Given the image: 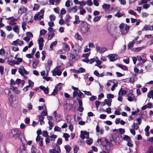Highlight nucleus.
I'll return each mask as SVG.
<instances>
[{
	"mask_svg": "<svg viewBox=\"0 0 153 153\" xmlns=\"http://www.w3.org/2000/svg\"><path fill=\"white\" fill-rule=\"evenodd\" d=\"M110 7V5L109 4H104L102 6V7L103 9H108Z\"/></svg>",
	"mask_w": 153,
	"mask_h": 153,
	"instance_id": "nucleus-31",
	"label": "nucleus"
},
{
	"mask_svg": "<svg viewBox=\"0 0 153 153\" xmlns=\"http://www.w3.org/2000/svg\"><path fill=\"white\" fill-rule=\"evenodd\" d=\"M5 53V51L3 48L0 50V55H4Z\"/></svg>",
	"mask_w": 153,
	"mask_h": 153,
	"instance_id": "nucleus-56",
	"label": "nucleus"
},
{
	"mask_svg": "<svg viewBox=\"0 0 153 153\" xmlns=\"http://www.w3.org/2000/svg\"><path fill=\"white\" fill-rule=\"evenodd\" d=\"M63 137L65 138V141H68V138L70 137V135L67 133H65L63 134Z\"/></svg>",
	"mask_w": 153,
	"mask_h": 153,
	"instance_id": "nucleus-28",
	"label": "nucleus"
},
{
	"mask_svg": "<svg viewBox=\"0 0 153 153\" xmlns=\"http://www.w3.org/2000/svg\"><path fill=\"white\" fill-rule=\"evenodd\" d=\"M124 137H123V139L125 140H126L127 141H131V137L126 135H124Z\"/></svg>",
	"mask_w": 153,
	"mask_h": 153,
	"instance_id": "nucleus-24",
	"label": "nucleus"
},
{
	"mask_svg": "<svg viewBox=\"0 0 153 153\" xmlns=\"http://www.w3.org/2000/svg\"><path fill=\"white\" fill-rule=\"evenodd\" d=\"M1 153H7L6 149L4 147L1 149Z\"/></svg>",
	"mask_w": 153,
	"mask_h": 153,
	"instance_id": "nucleus-49",
	"label": "nucleus"
},
{
	"mask_svg": "<svg viewBox=\"0 0 153 153\" xmlns=\"http://www.w3.org/2000/svg\"><path fill=\"white\" fill-rule=\"evenodd\" d=\"M132 128L136 130H137L139 128V126H137V123H134L132 126Z\"/></svg>",
	"mask_w": 153,
	"mask_h": 153,
	"instance_id": "nucleus-29",
	"label": "nucleus"
},
{
	"mask_svg": "<svg viewBox=\"0 0 153 153\" xmlns=\"http://www.w3.org/2000/svg\"><path fill=\"white\" fill-rule=\"evenodd\" d=\"M65 149L66 152L67 153H68L71 151V147L68 145L65 146Z\"/></svg>",
	"mask_w": 153,
	"mask_h": 153,
	"instance_id": "nucleus-21",
	"label": "nucleus"
},
{
	"mask_svg": "<svg viewBox=\"0 0 153 153\" xmlns=\"http://www.w3.org/2000/svg\"><path fill=\"white\" fill-rule=\"evenodd\" d=\"M59 16L61 18L59 20V23L60 25H62L64 23V20L62 18V16L61 15H59Z\"/></svg>",
	"mask_w": 153,
	"mask_h": 153,
	"instance_id": "nucleus-41",
	"label": "nucleus"
},
{
	"mask_svg": "<svg viewBox=\"0 0 153 153\" xmlns=\"http://www.w3.org/2000/svg\"><path fill=\"white\" fill-rule=\"evenodd\" d=\"M145 153H153V147L150 146Z\"/></svg>",
	"mask_w": 153,
	"mask_h": 153,
	"instance_id": "nucleus-23",
	"label": "nucleus"
},
{
	"mask_svg": "<svg viewBox=\"0 0 153 153\" xmlns=\"http://www.w3.org/2000/svg\"><path fill=\"white\" fill-rule=\"evenodd\" d=\"M93 3L94 5L96 6H98L99 5V4L97 0H94Z\"/></svg>",
	"mask_w": 153,
	"mask_h": 153,
	"instance_id": "nucleus-64",
	"label": "nucleus"
},
{
	"mask_svg": "<svg viewBox=\"0 0 153 153\" xmlns=\"http://www.w3.org/2000/svg\"><path fill=\"white\" fill-rule=\"evenodd\" d=\"M11 87L12 88L13 90L15 91L16 92L17 94H19L20 93V91L18 90L17 89V88L12 86H11Z\"/></svg>",
	"mask_w": 153,
	"mask_h": 153,
	"instance_id": "nucleus-45",
	"label": "nucleus"
},
{
	"mask_svg": "<svg viewBox=\"0 0 153 153\" xmlns=\"http://www.w3.org/2000/svg\"><path fill=\"white\" fill-rule=\"evenodd\" d=\"M108 56L111 61H114L117 59L118 58V56L115 54H110L108 55Z\"/></svg>",
	"mask_w": 153,
	"mask_h": 153,
	"instance_id": "nucleus-10",
	"label": "nucleus"
},
{
	"mask_svg": "<svg viewBox=\"0 0 153 153\" xmlns=\"http://www.w3.org/2000/svg\"><path fill=\"white\" fill-rule=\"evenodd\" d=\"M93 140L92 139H90L86 141V143L88 145H91L92 143Z\"/></svg>",
	"mask_w": 153,
	"mask_h": 153,
	"instance_id": "nucleus-50",
	"label": "nucleus"
},
{
	"mask_svg": "<svg viewBox=\"0 0 153 153\" xmlns=\"http://www.w3.org/2000/svg\"><path fill=\"white\" fill-rule=\"evenodd\" d=\"M153 95V91L152 90L149 91L147 94V97H148L151 98V96Z\"/></svg>",
	"mask_w": 153,
	"mask_h": 153,
	"instance_id": "nucleus-55",
	"label": "nucleus"
},
{
	"mask_svg": "<svg viewBox=\"0 0 153 153\" xmlns=\"http://www.w3.org/2000/svg\"><path fill=\"white\" fill-rule=\"evenodd\" d=\"M118 66L120 68H122L125 70H127L128 68L126 66L123 65L121 64H119L118 65Z\"/></svg>",
	"mask_w": 153,
	"mask_h": 153,
	"instance_id": "nucleus-39",
	"label": "nucleus"
},
{
	"mask_svg": "<svg viewBox=\"0 0 153 153\" xmlns=\"http://www.w3.org/2000/svg\"><path fill=\"white\" fill-rule=\"evenodd\" d=\"M26 23L25 22H23L22 23V29L24 30H25L26 29Z\"/></svg>",
	"mask_w": 153,
	"mask_h": 153,
	"instance_id": "nucleus-52",
	"label": "nucleus"
},
{
	"mask_svg": "<svg viewBox=\"0 0 153 153\" xmlns=\"http://www.w3.org/2000/svg\"><path fill=\"white\" fill-rule=\"evenodd\" d=\"M63 45L65 47V49L66 52H68L70 50V47L68 45L65 43L63 44Z\"/></svg>",
	"mask_w": 153,
	"mask_h": 153,
	"instance_id": "nucleus-26",
	"label": "nucleus"
},
{
	"mask_svg": "<svg viewBox=\"0 0 153 153\" xmlns=\"http://www.w3.org/2000/svg\"><path fill=\"white\" fill-rule=\"evenodd\" d=\"M152 65L149 64L145 67V68L147 71H149L151 69Z\"/></svg>",
	"mask_w": 153,
	"mask_h": 153,
	"instance_id": "nucleus-42",
	"label": "nucleus"
},
{
	"mask_svg": "<svg viewBox=\"0 0 153 153\" xmlns=\"http://www.w3.org/2000/svg\"><path fill=\"white\" fill-rule=\"evenodd\" d=\"M57 44V42L55 41L53 42H52L50 45V48L51 50H53V47L55 46Z\"/></svg>",
	"mask_w": 153,
	"mask_h": 153,
	"instance_id": "nucleus-32",
	"label": "nucleus"
},
{
	"mask_svg": "<svg viewBox=\"0 0 153 153\" xmlns=\"http://www.w3.org/2000/svg\"><path fill=\"white\" fill-rule=\"evenodd\" d=\"M118 130L120 133L121 134H123L125 132V130L122 128L118 129Z\"/></svg>",
	"mask_w": 153,
	"mask_h": 153,
	"instance_id": "nucleus-62",
	"label": "nucleus"
},
{
	"mask_svg": "<svg viewBox=\"0 0 153 153\" xmlns=\"http://www.w3.org/2000/svg\"><path fill=\"white\" fill-rule=\"evenodd\" d=\"M74 3L76 4H79L80 5L78 7L79 9H82L83 8V6L85 5L86 3L85 1H79L78 0H74Z\"/></svg>",
	"mask_w": 153,
	"mask_h": 153,
	"instance_id": "nucleus-6",
	"label": "nucleus"
},
{
	"mask_svg": "<svg viewBox=\"0 0 153 153\" xmlns=\"http://www.w3.org/2000/svg\"><path fill=\"white\" fill-rule=\"evenodd\" d=\"M53 149L57 153H59L61 152V150L59 146L57 144H55L53 146Z\"/></svg>",
	"mask_w": 153,
	"mask_h": 153,
	"instance_id": "nucleus-14",
	"label": "nucleus"
},
{
	"mask_svg": "<svg viewBox=\"0 0 153 153\" xmlns=\"http://www.w3.org/2000/svg\"><path fill=\"white\" fill-rule=\"evenodd\" d=\"M44 39L42 38H39L38 40V43L39 45V49L40 50L42 49L43 46Z\"/></svg>",
	"mask_w": 153,
	"mask_h": 153,
	"instance_id": "nucleus-9",
	"label": "nucleus"
},
{
	"mask_svg": "<svg viewBox=\"0 0 153 153\" xmlns=\"http://www.w3.org/2000/svg\"><path fill=\"white\" fill-rule=\"evenodd\" d=\"M123 62L126 64H128L129 62V59L128 58H127L126 59H123Z\"/></svg>",
	"mask_w": 153,
	"mask_h": 153,
	"instance_id": "nucleus-63",
	"label": "nucleus"
},
{
	"mask_svg": "<svg viewBox=\"0 0 153 153\" xmlns=\"http://www.w3.org/2000/svg\"><path fill=\"white\" fill-rule=\"evenodd\" d=\"M127 91L125 90H123L122 88H121L120 90L118 95L119 96H122L123 94L125 95L126 94Z\"/></svg>",
	"mask_w": 153,
	"mask_h": 153,
	"instance_id": "nucleus-15",
	"label": "nucleus"
},
{
	"mask_svg": "<svg viewBox=\"0 0 153 153\" xmlns=\"http://www.w3.org/2000/svg\"><path fill=\"white\" fill-rule=\"evenodd\" d=\"M9 133L10 137H14L17 139L20 138L21 132L17 129H15L11 130Z\"/></svg>",
	"mask_w": 153,
	"mask_h": 153,
	"instance_id": "nucleus-1",
	"label": "nucleus"
},
{
	"mask_svg": "<svg viewBox=\"0 0 153 153\" xmlns=\"http://www.w3.org/2000/svg\"><path fill=\"white\" fill-rule=\"evenodd\" d=\"M4 68L2 66H0V72L1 74L2 75L4 74Z\"/></svg>",
	"mask_w": 153,
	"mask_h": 153,
	"instance_id": "nucleus-58",
	"label": "nucleus"
},
{
	"mask_svg": "<svg viewBox=\"0 0 153 153\" xmlns=\"http://www.w3.org/2000/svg\"><path fill=\"white\" fill-rule=\"evenodd\" d=\"M26 35L27 36L33 38V35L32 33L30 32H28L26 33Z\"/></svg>",
	"mask_w": 153,
	"mask_h": 153,
	"instance_id": "nucleus-48",
	"label": "nucleus"
},
{
	"mask_svg": "<svg viewBox=\"0 0 153 153\" xmlns=\"http://www.w3.org/2000/svg\"><path fill=\"white\" fill-rule=\"evenodd\" d=\"M50 137L51 138V140L54 141L55 139L57 137V136L56 135L53 134L50 136Z\"/></svg>",
	"mask_w": 153,
	"mask_h": 153,
	"instance_id": "nucleus-47",
	"label": "nucleus"
},
{
	"mask_svg": "<svg viewBox=\"0 0 153 153\" xmlns=\"http://www.w3.org/2000/svg\"><path fill=\"white\" fill-rule=\"evenodd\" d=\"M85 69L81 67L78 70H77V72L79 73H83L85 72Z\"/></svg>",
	"mask_w": 153,
	"mask_h": 153,
	"instance_id": "nucleus-35",
	"label": "nucleus"
},
{
	"mask_svg": "<svg viewBox=\"0 0 153 153\" xmlns=\"http://www.w3.org/2000/svg\"><path fill=\"white\" fill-rule=\"evenodd\" d=\"M80 21L79 19V17L77 15L75 16V21L73 22L74 24H79Z\"/></svg>",
	"mask_w": 153,
	"mask_h": 153,
	"instance_id": "nucleus-18",
	"label": "nucleus"
},
{
	"mask_svg": "<svg viewBox=\"0 0 153 153\" xmlns=\"http://www.w3.org/2000/svg\"><path fill=\"white\" fill-rule=\"evenodd\" d=\"M40 89L44 91V93L45 94H48L49 92V89L48 88H46L45 87L42 86H40L39 87Z\"/></svg>",
	"mask_w": 153,
	"mask_h": 153,
	"instance_id": "nucleus-13",
	"label": "nucleus"
},
{
	"mask_svg": "<svg viewBox=\"0 0 153 153\" xmlns=\"http://www.w3.org/2000/svg\"><path fill=\"white\" fill-rule=\"evenodd\" d=\"M46 52L44 51H42V61L44 60L45 58V54Z\"/></svg>",
	"mask_w": 153,
	"mask_h": 153,
	"instance_id": "nucleus-46",
	"label": "nucleus"
},
{
	"mask_svg": "<svg viewBox=\"0 0 153 153\" xmlns=\"http://www.w3.org/2000/svg\"><path fill=\"white\" fill-rule=\"evenodd\" d=\"M50 19L51 21H54L55 19V16L53 15H51L50 16Z\"/></svg>",
	"mask_w": 153,
	"mask_h": 153,
	"instance_id": "nucleus-54",
	"label": "nucleus"
},
{
	"mask_svg": "<svg viewBox=\"0 0 153 153\" xmlns=\"http://www.w3.org/2000/svg\"><path fill=\"white\" fill-rule=\"evenodd\" d=\"M47 32V31L46 30L42 29L40 30V34L41 35H44Z\"/></svg>",
	"mask_w": 153,
	"mask_h": 153,
	"instance_id": "nucleus-38",
	"label": "nucleus"
},
{
	"mask_svg": "<svg viewBox=\"0 0 153 153\" xmlns=\"http://www.w3.org/2000/svg\"><path fill=\"white\" fill-rule=\"evenodd\" d=\"M119 27L122 34L125 35L128 32L130 27L126 24L122 23L120 25Z\"/></svg>",
	"mask_w": 153,
	"mask_h": 153,
	"instance_id": "nucleus-3",
	"label": "nucleus"
},
{
	"mask_svg": "<svg viewBox=\"0 0 153 153\" xmlns=\"http://www.w3.org/2000/svg\"><path fill=\"white\" fill-rule=\"evenodd\" d=\"M107 97L108 99H111L114 98V96L113 94H108L107 95Z\"/></svg>",
	"mask_w": 153,
	"mask_h": 153,
	"instance_id": "nucleus-51",
	"label": "nucleus"
},
{
	"mask_svg": "<svg viewBox=\"0 0 153 153\" xmlns=\"http://www.w3.org/2000/svg\"><path fill=\"white\" fill-rule=\"evenodd\" d=\"M42 132H43L42 135L43 136V137H47L48 136V132L47 131H43Z\"/></svg>",
	"mask_w": 153,
	"mask_h": 153,
	"instance_id": "nucleus-43",
	"label": "nucleus"
},
{
	"mask_svg": "<svg viewBox=\"0 0 153 153\" xmlns=\"http://www.w3.org/2000/svg\"><path fill=\"white\" fill-rule=\"evenodd\" d=\"M144 48V47L142 46L141 47L135 48H134V51L135 52H139Z\"/></svg>",
	"mask_w": 153,
	"mask_h": 153,
	"instance_id": "nucleus-34",
	"label": "nucleus"
},
{
	"mask_svg": "<svg viewBox=\"0 0 153 153\" xmlns=\"http://www.w3.org/2000/svg\"><path fill=\"white\" fill-rule=\"evenodd\" d=\"M79 150V146L76 145L74 147V153H77V151Z\"/></svg>",
	"mask_w": 153,
	"mask_h": 153,
	"instance_id": "nucleus-37",
	"label": "nucleus"
},
{
	"mask_svg": "<svg viewBox=\"0 0 153 153\" xmlns=\"http://www.w3.org/2000/svg\"><path fill=\"white\" fill-rule=\"evenodd\" d=\"M104 97V95L102 93H101L98 96V99L99 100H100Z\"/></svg>",
	"mask_w": 153,
	"mask_h": 153,
	"instance_id": "nucleus-57",
	"label": "nucleus"
},
{
	"mask_svg": "<svg viewBox=\"0 0 153 153\" xmlns=\"http://www.w3.org/2000/svg\"><path fill=\"white\" fill-rule=\"evenodd\" d=\"M22 144L20 146V148L18 149V152L19 153H27V151L26 149L27 145L25 144L22 143V140L20 139Z\"/></svg>",
	"mask_w": 153,
	"mask_h": 153,
	"instance_id": "nucleus-4",
	"label": "nucleus"
},
{
	"mask_svg": "<svg viewBox=\"0 0 153 153\" xmlns=\"http://www.w3.org/2000/svg\"><path fill=\"white\" fill-rule=\"evenodd\" d=\"M54 115V118H55V121L56 122L60 121L61 119V116L59 114H57L56 111L53 113Z\"/></svg>",
	"mask_w": 153,
	"mask_h": 153,
	"instance_id": "nucleus-11",
	"label": "nucleus"
},
{
	"mask_svg": "<svg viewBox=\"0 0 153 153\" xmlns=\"http://www.w3.org/2000/svg\"><path fill=\"white\" fill-rule=\"evenodd\" d=\"M71 17L69 15H67L65 19V23H68L70 22Z\"/></svg>",
	"mask_w": 153,
	"mask_h": 153,
	"instance_id": "nucleus-27",
	"label": "nucleus"
},
{
	"mask_svg": "<svg viewBox=\"0 0 153 153\" xmlns=\"http://www.w3.org/2000/svg\"><path fill=\"white\" fill-rule=\"evenodd\" d=\"M61 130V128L57 126H55L54 129V130L55 131H60Z\"/></svg>",
	"mask_w": 153,
	"mask_h": 153,
	"instance_id": "nucleus-61",
	"label": "nucleus"
},
{
	"mask_svg": "<svg viewBox=\"0 0 153 153\" xmlns=\"http://www.w3.org/2000/svg\"><path fill=\"white\" fill-rule=\"evenodd\" d=\"M19 72L22 76H24V73L27 74L29 73V72L27 71L23 66H21V68H20L19 69Z\"/></svg>",
	"mask_w": 153,
	"mask_h": 153,
	"instance_id": "nucleus-7",
	"label": "nucleus"
},
{
	"mask_svg": "<svg viewBox=\"0 0 153 153\" xmlns=\"http://www.w3.org/2000/svg\"><path fill=\"white\" fill-rule=\"evenodd\" d=\"M9 64L11 66H13L14 64H17L18 65L20 64L18 62L15 60L9 61Z\"/></svg>",
	"mask_w": 153,
	"mask_h": 153,
	"instance_id": "nucleus-16",
	"label": "nucleus"
},
{
	"mask_svg": "<svg viewBox=\"0 0 153 153\" xmlns=\"http://www.w3.org/2000/svg\"><path fill=\"white\" fill-rule=\"evenodd\" d=\"M61 84H58L55 87V88L54 89L53 91L51 93V95H55L57 93L58 91L56 90L57 88L59 86V85Z\"/></svg>",
	"mask_w": 153,
	"mask_h": 153,
	"instance_id": "nucleus-17",
	"label": "nucleus"
},
{
	"mask_svg": "<svg viewBox=\"0 0 153 153\" xmlns=\"http://www.w3.org/2000/svg\"><path fill=\"white\" fill-rule=\"evenodd\" d=\"M38 65L39 62L38 60L33 62L32 65L33 68H36L38 66Z\"/></svg>",
	"mask_w": 153,
	"mask_h": 153,
	"instance_id": "nucleus-25",
	"label": "nucleus"
},
{
	"mask_svg": "<svg viewBox=\"0 0 153 153\" xmlns=\"http://www.w3.org/2000/svg\"><path fill=\"white\" fill-rule=\"evenodd\" d=\"M134 42H133V41L130 42L128 45V48H132L133 46V45L134 44Z\"/></svg>",
	"mask_w": 153,
	"mask_h": 153,
	"instance_id": "nucleus-40",
	"label": "nucleus"
},
{
	"mask_svg": "<svg viewBox=\"0 0 153 153\" xmlns=\"http://www.w3.org/2000/svg\"><path fill=\"white\" fill-rule=\"evenodd\" d=\"M69 56H68L70 60L72 61H74V54H72L69 53Z\"/></svg>",
	"mask_w": 153,
	"mask_h": 153,
	"instance_id": "nucleus-36",
	"label": "nucleus"
},
{
	"mask_svg": "<svg viewBox=\"0 0 153 153\" xmlns=\"http://www.w3.org/2000/svg\"><path fill=\"white\" fill-rule=\"evenodd\" d=\"M54 36V33L49 32L48 34V40H51L52 38Z\"/></svg>",
	"mask_w": 153,
	"mask_h": 153,
	"instance_id": "nucleus-19",
	"label": "nucleus"
},
{
	"mask_svg": "<svg viewBox=\"0 0 153 153\" xmlns=\"http://www.w3.org/2000/svg\"><path fill=\"white\" fill-rule=\"evenodd\" d=\"M62 73V72L59 70L57 67L52 71V75L54 76H56V75L59 76H60Z\"/></svg>",
	"mask_w": 153,
	"mask_h": 153,
	"instance_id": "nucleus-8",
	"label": "nucleus"
},
{
	"mask_svg": "<svg viewBox=\"0 0 153 153\" xmlns=\"http://www.w3.org/2000/svg\"><path fill=\"white\" fill-rule=\"evenodd\" d=\"M107 50V49L105 48H101L100 53H102L105 52Z\"/></svg>",
	"mask_w": 153,
	"mask_h": 153,
	"instance_id": "nucleus-60",
	"label": "nucleus"
},
{
	"mask_svg": "<svg viewBox=\"0 0 153 153\" xmlns=\"http://www.w3.org/2000/svg\"><path fill=\"white\" fill-rule=\"evenodd\" d=\"M13 30L15 32L19 33V27L18 25H15V26L13 27Z\"/></svg>",
	"mask_w": 153,
	"mask_h": 153,
	"instance_id": "nucleus-22",
	"label": "nucleus"
},
{
	"mask_svg": "<svg viewBox=\"0 0 153 153\" xmlns=\"http://www.w3.org/2000/svg\"><path fill=\"white\" fill-rule=\"evenodd\" d=\"M19 39H17L16 41H13L12 43V45L15 46H17L19 44Z\"/></svg>",
	"mask_w": 153,
	"mask_h": 153,
	"instance_id": "nucleus-30",
	"label": "nucleus"
},
{
	"mask_svg": "<svg viewBox=\"0 0 153 153\" xmlns=\"http://www.w3.org/2000/svg\"><path fill=\"white\" fill-rule=\"evenodd\" d=\"M153 30V25L150 26L149 25H145L142 29V30Z\"/></svg>",
	"mask_w": 153,
	"mask_h": 153,
	"instance_id": "nucleus-12",
	"label": "nucleus"
},
{
	"mask_svg": "<svg viewBox=\"0 0 153 153\" xmlns=\"http://www.w3.org/2000/svg\"><path fill=\"white\" fill-rule=\"evenodd\" d=\"M51 68V66L46 64L45 65V69L46 71L48 72V73L50 71Z\"/></svg>",
	"mask_w": 153,
	"mask_h": 153,
	"instance_id": "nucleus-59",
	"label": "nucleus"
},
{
	"mask_svg": "<svg viewBox=\"0 0 153 153\" xmlns=\"http://www.w3.org/2000/svg\"><path fill=\"white\" fill-rule=\"evenodd\" d=\"M90 27L89 25L87 24L84 25L81 28L80 32L82 34L88 35L90 34Z\"/></svg>",
	"mask_w": 153,
	"mask_h": 153,
	"instance_id": "nucleus-2",
	"label": "nucleus"
},
{
	"mask_svg": "<svg viewBox=\"0 0 153 153\" xmlns=\"http://www.w3.org/2000/svg\"><path fill=\"white\" fill-rule=\"evenodd\" d=\"M31 152L32 153H39V151L38 149H36L33 146H32Z\"/></svg>",
	"mask_w": 153,
	"mask_h": 153,
	"instance_id": "nucleus-20",
	"label": "nucleus"
},
{
	"mask_svg": "<svg viewBox=\"0 0 153 153\" xmlns=\"http://www.w3.org/2000/svg\"><path fill=\"white\" fill-rule=\"evenodd\" d=\"M76 36L77 37V39L79 40H81L82 39V37L81 36L79 35L78 33H77L76 34Z\"/></svg>",
	"mask_w": 153,
	"mask_h": 153,
	"instance_id": "nucleus-53",
	"label": "nucleus"
},
{
	"mask_svg": "<svg viewBox=\"0 0 153 153\" xmlns=\"http://www.w3.org/2000/svg\"><path fill=\"white\" fill-rule=\"evenodd\" d=\"M85 2L86 3V4L89 6H91L93 4V2L91 0H87Z\"/></svg>",
	"mask_w": 153,
	"mask_h": 153,
	"instance_id": "nucleus-33",
	"label": "nucleus"
},
{
	"mask_svg": "<svg viewBox=\"0 0 153 153\" xmlns=\"http://www.w3.org/2000/svg\"><path fill=\"white\" fill-rule=\"evenodd\" d=\"M44 12V10H40V11L38 14H36L35 15L33 19L35 20H36L38 19L40 20L43 17Z\"/></svg>",
	"mask_w": 153,
	"mask_h": 153,
	"instance_id": "nucleus-5",
	"label": "nucleus"
},
{
	"mask_svg": "<svg viewBox=\"0 0 153 153\" xmlns=\"http://www.w3.org/2000/svg\"><path fill=\"white\" fill-rule=\"evenodd\" d=\"M100 18H101V16H100L95 17L94 19V20H93L94 21V22H96L98 21L100 19Z\"/></svg>",
	"mask_w": 153,
	"mask_h": 153,
	"instance_id": "nucleus-44",
	"label": "nucleus"
}]
</instances>
